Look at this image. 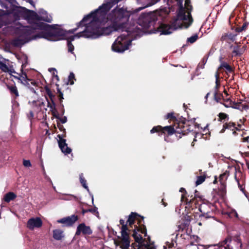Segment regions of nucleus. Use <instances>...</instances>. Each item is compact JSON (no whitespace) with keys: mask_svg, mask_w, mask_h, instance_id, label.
<instances>
[{"mask_svg":"<svg viewBox=\"0 0 249 249\" xmlns=\"http://www.w3.org/2000/svg\"><path fill=\"white\" fill-rule=\"evenodd\" d=\"M119 1L110 0L103 3L98 9L85 16L81 20L80 25L83 22H89L85 30L77 35L85 38H96L100 36L108 35L113 32L122 30L131 15L137 13L160 0H137V3L142 6L131 11L130 13L123 8L116 7L107 15L109 10Z\"/></svg>","mask_w":249,"mask_h":249,"instance_id":"nucleus-1","label":"nucleus"},{"mask_svg":"<svg viewBox=\"0 0 249 249\" xmlns=\"http://www.w3.org/2000/svg\"><path fill=\"white\" fill-rule=\"evenodd\" d=\"M143 219V216L135 212L130 213L126 222L123 219H121L119 222L121 225V236L118 237V240H114L116 246H119L122 249H129L130 246L129 235L131 232V235L135 242L141 244L143 239L142 235L138 234V232L143 234L144 236H147L146 226L142 224Z\"/></svg>","mask_w":249,"mask_h":249,"instance_id":"nucleus-2","label":"nucleus"},{"mask_svg":"<svg viewBox=\"0 0 249 249\" xmlns=\"http://www.w3.org/2000/svg\"><path fill=\"white\" fill-rule=\"evenodd\" d=\"M191 131L185 130V129L171 124L165 126H162L160 125L155 126L151 129L150 133L151 134L157 133L159 136L164 135V140L167 141V138L174 134H176L177 138L180 139L182 136L187 134Z\"/></svg>","mask_w":249,"mask_h":249,"instance_id":"nucleus-3","label":"nucleus"},{"mask_svg":"<svg viewBox=\"0 0 249 249\" xmlns=\"http://www.w3.org/2000/svg\"><path fill=\"white\" fill-rule=\"evenodd\" d=\"M51 26L49 30H43L34 35L32 39L44 38L52 41H57L65 39L67 31L60 28H55L54 25Z\"/></svg>","mask_w":249,"mask_h":249,"instance_id":"nucleus-4","label":"nucleus"},{"mask_svg":"<svg viewBox=\"0 0 249 249\" xmlns=\"http://www.w3.org/2000/svg\"><path fill=\"white\" fill-rule=\"evenodd\" d=\"M17 13L19 16L23 17L25 19L28 20H43L49 23L51 22L52 21V17L48 16L47 12L42 9L39 11L40 16L38 15L36 12L24 7L20 8V9L17 11Z\"/></svg>","mask_w":249,"mask_h":249,"instance_id":"nucleus-5","label":"nucleus"},{"mask_svg":"<svg viewBox=\"0 0 249 249\" xmlns=\"http://www.w3.org/2000/svg\"><path fill=\"white\" fill-rule=\"evenodd\" d=\"M51 27L49 24L44 22H34L33 24L30 26H23L19 29V32L22 36L31 40L34 39H32V37L36 34H35L36 30H42V31L43 30H49V28Z\"/></svg>","mask_w":249,"mask_h":249,"instance_id":"nucleus-6","label":"nucleus"},{"mask_svg":"<svg viewBox=\"0 0 249 249\" xmlns=\"http://www.w3.org/2000/svg\"><path fill=\"white\" fill-rule=\"evenodd\" d=\"M164 119L169 120L170 123L173 122L174 125L181 128L185 129V130L193 131V126L191 122L187 120L185 118L179 116L178 113L174 112L168 113L165 116Z\"/></svg>","mask_w":249,"mask_h":249,"instance_id":"nucleus-7","label":"nucleus"},{"mask_svg":"<svg viewBox=\"0 0 249 249\" xmlns=\"http://www.w3.org/2000/svg\"><path fill=\"white\" fill-rule=\"evenodd\" d=\"M160 16V12L158 10L142 13L138 19L137 23L143 28L148 29L154 25L155 22L158 20V17Z\"/></svg>","mask_w":249,"mask_h":249,"instance_id":"nucleus-8","label":"nucleus"},{"mask_svg":"<svg viewBox=\"0 0 249 249\" xmlns=\"http://www.w3.org/2000/svg\"><path fill=\"white\" fill-rule=\"evenodd\" d=\"M15 79L18 80V82L26 86L28 88L32 90L35 91L33 86H36V82L33 80L28 78L27 74L25 72H23L22 68L21 69V72H16L14 69L9 68V71H7Z\"/></svg>","mask_w":249,"mask_h":249,"instance_id":"nucleus-9","label":"nucleus"},{"mask_svg":"<svg viewBox=\"0 0 249 249\" xmlns=\"http://www.w3.org/2000/svg\"><path fill=\"white\" fill-rule=\"evenodd\" d=\"M127 35L119 36L112 45V49L117 53H123L131 45L132 41L128 38Z\"/></svg>","mask_w":249,"mask_h":249,"instance_id":"nucleus-10","label":"nucleus"},{"mask_svg":"<svg viewBox=\"0 0 249 249\" xmlns=\"http://www.w3.org/2000/svg\"><path fill=\"white\" fill-rule=\"evenodd\" d=\"M177 1L179 5V8L177 14L178 18L182 21L181 27L187 28L192 24L193 21L191 11H188L186 15L185 8L182 5L183 0H177Z\"/></svg>","mask_w":249,"mask_h":249,"instance_id":"nucleus-11","label":"nucleus"},{"mask_svg":"<svg viewBox=\"0 0 249 249\" xmlns=\"http://www.w3.org/2000/svg\"><path fill=\"white\" fill-rule=\"evenodd\" d=\"M202 199V197H201V199L198 200V204L196 205V207L194 204L193 205V207H189L192 210L194 209L195 208H197L198 207V211L201 213L200 214V217H205V218H209L213 217V211L215 210V207L213 204H212L211 203H203L200 204H199V202L201 201Z\"/></svg>","mask_w":249,"mask_h":249,"instance_id":"nucleus-12","label":"nucleus"},{"mask_svg":"<svg viewBox=\"0 0 249 249\" xmlns=\"http://www.w3.org/2000/svg\"><path fill=\"white\" fill-rule=\"evenodd\" d=\"M179 192L183 193L181 197V201L186 203V207H193L194 204L196 207L198 204V200L201 199V196L198 195V192L196 190L195 191L194 195L188 194L185 189L182 187L180 188Z\"/></svg>","mask_w":249,"mask_h":249,"instance_id":"nucleus-13","label":"nucleus"},{"mask_svg":"<svg viewBox=\"0 0 249 249\" xmlns=\"http://www.w3.org/2000/svg\"><path fill=\"white\" fill-rule=\"evenodd\" d=\"M57 125L58 129L63 132L62 134H59L57 137L59 138L58 143L61 151L65 155L69 154L71 152V149L68 146L66 139L64 138L66 137V131L63 125L59 122L57 121Z\"/></svg>","mask_w":249,"mask_h":249,"instance_id":"nucleus-14","label":"nucleus"},{"mask_svg":"<svg viewBox=\"0 0 249 249\" xmlns=\"http://www.w3.org/2000/svg\"><path fill=\"white\" fill-rule=\"evenodd\" d=\"M92 233V230L89 226H86L84 223L79 224L77 227L75 235H80L82 234L84 236L89 235Z\"/></svg>","mask_w":249,"mask_h":249,"instance_id":"nucleus-15","label":"nucleus"},{"mask_svg":"<svg viewBox=\"0 0 249 249\" xmlns=\"http://www.w3.org/2000/svg\"><path fill=\"white\" fill-rule=\"evenodd\" d=\"M78 217L77 215L72 214L70 216H67L60 219L57 221L58 223L64 224V226L67 227L72 226L74 223L77 221Z\"/></svg>","mask_w":249,"mask_h":249,"instance_id":"nucleus-16","label":"nucleus"},{"mask_svg":"<svg viewBox=\"0 0 249 249\" xmlns=\"http://www.w3.org/2000/svg\"><path fill=\"white\" fill-rule=\"evenodd\" d=\"M42 225V221L40 218H31L27 223V227L30 230H33L35 228H40Z\"/></svg>","mask_w":249,"mask_h":249,"instance_id":"nucleus-17","label":"nucleus"},{"mask_svg":"<svg viewBox=\"0 0 249 249\" xmlns=\"http://www.w3.org/2000/svg\"><path fill=\"white\" fill-rule=\"evenodd\" d=\"M172 27L171 25L167 24L161 23L157 28V32H160V34L169 35L172 33L171 31Z\"/></svg>","mask_w":249,"mask_h":249,"instance_id":"nucleus-18","label":"nucleus"},{"mask_svg":"<svg viewBox=\"0 0 249 249\" xmlns=\"http://www.w3.org/2000/svg\"><path fill=\"white\" fill-rule=\"evenodd\" d=\"M230 49H232V56H241L243 54L245 50V47L239 45L233 46L231 45L230 47Z\"/></svg>","mask_w":249,"mask_h":249,"instance_id":"nucleus-19","label":"nucleus"},{"mask_svg":"<svg viewBox=\"0 0 249 249\" xmlns=\"http://www.w3.org/2000/svg\"><path fill=\"white\" fill-rule=\"evenodd\" d=\"M222 70L225 71V74H226L228 76V74L229 73H232L233 72V70L232 68L227 62H222L219 66L218 70L216 71L220 72H222Z\"/></svg>","mask_w":249,"mask_h":249,"instance_id":"nucleus-20","label":"nucleus"},{"mask_svg":"<svg viewBox=\"0 0 249 249\" xmlns=\"http://www.w3.org/2000/svg\"><path fill=\"white\" fill-rule=\"evenodd\" d=\"M234 178L238 183V186L239 189L244 193L246 192L244 185V180H240L237 177V174H241L242 173L240 170L237 171L236 167H234Z\"/></svg>","mask_w":249,"mask_h":249,"instance_id":"nucleus-21","label":"nucleus"},{"mask_svg":"<svg viewBox=\"0 0 249 249\" xmlns=\"http://www.w3.org/2000/svg\"><path fill=\"white\" fill-rule=\"evenodd\" d=\"M231 236L228 235L223 241L218 243L219 247H224V249H233V247L228 244V243H231Z\"/></svg>","mask_w":249,"mask_h":249,"instance_id":"nucleus-22","label":"nucleus"},{"mask_svg":"<svg viewBox=\"0 0 249 249\" xmlns=\"http://www.w3.org/2000/svg\"><path fill=\"white\" fill-rule=\"evenodd\" d=\"M226 186L225 185H220V186L215 190L216 195L222 199H224L227 193Z\"/></svg>","mask_w":249,"mask_h":249,"instance_id":"nucleus-23","label":"nucleus"},{"mask_svg":"<svg viewBox=\"0 0 249 249\" xmlns=\"http://www.w3.org/2000/svg\"><path fill=\"white\" fill-rule=\"evenodd\" d=\"M7 88L10 91L11 95L14 99L19 97V93L17 87L15 85H7Z\"/></svg>","mask_w":249,"mask_h":249,"instance_id":"nucleus-24","label":"nucleus"},{"mask_svg":"<svg viewBox=\"0 0 249 249\" xmlns=\"http://www.w3.org/2000/svg\"><path fill=\"white\" fill-rule=\"evenodd\" d=\"M236 36V34L234 35L231 33H225L221 37L220 40L221 41H225L229 43V40L233 42L235 40Z\"/></svg>","mask_w":249,"mask_h":249,"instance_id":"nucleus-25","label":"nucleus"},{"mask_svg":"<svg viewBox=\"0 0 249 249\" xmlns=\"http://www.w3.org/2000/svg\"><path fill=\"white\" fill-rule=\"evenodd\" d=\"M186 218L187 220L186 222H181L180 223V224L178 225V230H177V231H183L184 230L188 228V227L189 224V222L191 221V218L190 217V216L188 215V214L186 215Z\"/></svg>","mask_w":249,"mask_h":249,"instance_id":"nucleus-26","label":"nucleus"},{"mask_svg":"<svg viewBox=\"0 0 249 249\" xmlns=\"http://www.w3.org/2000/svg\"><path fill=\"white\" fill-rule=\"evenodd\" d=\"M229 176V171H226L219 176L218 181L220 182V185H227V180Z\"/></svg>","mask_w":249,"mask_h":249,"instance_id":"nucleus-27","label":"nucleus"},{"mask_svg":"<svg viewBox=\"0 0 249 249\" xmlns=\"http://www.w3.org/2000/svg\"><path fill=\"white\" fill-rule=\"evenodd\" d=\"M224 128L231 129L232 131H233V134L234 135L236 134V132L234 130H240V129L236 127L235 124L232 122L226 123L224 124Z\"/></svg>","mask_w":249,"mask_h":249,"instance_id":"nucleus-28","label":"nucleus"},{"mask_svg":"<svg viewBox=\"0 0 249 249\" xmlns=\"http://www.w3.org/2000/svg\"><path fill=\"white\" fill-rule=\"evenodd\" d=\"M17 197V196L15 194H14L13 192H8V193L6 194L3 198V200L8 203L10 202L11 200H13L14 199L16 198Z\"/></svg>","mask_w":249,"mask_h":249,"instance_id":"nucleus-29","label":"nucleus"},{"mask_svg":"<svg viewBox=\"0 0 249 249\" xmlns=\"http://www.w3.org/2000/svg\"><path fill=\"white\" fill-rule=\"evenodd\" d=\"M63 237V231L61 230L56 229L53 231V237L54 239L60 240Z\"/></svg>","mask_w":249,"mask_h":249,"instance_id":"nucleus-30","label":"nucleus"},{"mask_svg":"<svg viewBox=\"0 0 249 249\" xmlns=\"http://www.w3.org/2000/svg\"><path fill=\"white\" fill-rule=\"evenodd\" d=\"M214 99L217 102H219L221 104L222 103L223 100H224L223 94L217 92V91H215L214 92Z\"/></svg>","mask_w":249,"mask_h":249,"instance_id":"nucleus-31","label":"nucleus"},{"mask_svg":"<svg viewBox=\"0 0 249 249\" xmlns=\"http://www.w3.org/2000/svg\"><path fill=\"white\" fill-rule=\"evenodd\" d=\"M24 43L23 40L19 39V38H16L14 39H13L11 41V44L16 47H19L21 46L22 45H23Z\"/></svg>","mask_w":249,"mask_h":249,"instance_id":"nucleus-32","label":"nucleus"},{"mask_svg":"<svg viewBox=\"0 0 249 249\" xmlns=\"http://www.w3.org/2000/svg\"><path fill=\"white\" fill-rule=\"evenodd\" d=\"M215 91H217L218 92V89L220 86V82L219 80V72L218 71H216L215 73Z\"/></svg>","mask_w":249,"mask_h":249,"instance_id":"nucleus-33","label":"nucleus"},{"mask_svg":"<svg viewBox=\"0 0 249 249\" xmlns=\"http://www.w3.org/2000/svg\"><path fill=\"white\" fill-rule=\"evenodd\" d=\"M80 22H81V21L79 23H77L76 28L70 30L68 31H67V33L73 34L74 32H75L77 31V30L79 28L81 27H84V26H85L86 27V26L88 25V23H87V22H83L81 24H80V26H79V25H80Z\"/></svg>","mask_w":249,"mask_h":249,"instance_id":"nucleus-34","label":"nucleus"},{"mask_svg":"<svg viewBox=\"0 0 249 249\" xmlns=\"http://www.w3.org/2000/svg\"><path fill=\"white\" fill-rule=\"evenodd\" d=\"M206 178V174H204L203 175L197 176V179L196 181V185L197 186L202 184Z\"/></svg>","mask_w":249,"mask_h":249,"instance_id":"nucleus-35","label":"nucleus"},{"mask_svg":"<svg viewBox=\"0 0 249 249\" xmlns=\"http://www.w3.org/2000/svg\"><path fill=\"white\" fill-rule=\"evenodd\" d=\"M98 209L97 207H94L92 209H84L83 208L82 209V214L83 215H84L85 213H87L88 212H90L94 214H98V212L97 211Z\"/></svg>","mask_w":249,"mask_h":249,"instance_id":"nucleus-36","label":"nucleus"},{"mask_svg":"<svg viewBox=\"0 0 249 249\" xmlns=\"http://www.w3.org/2000/svg\"><path fill=\"white\" fill-rule=\"evenodd\" d=\"M80 181L82 186L86 189H87L88 191H89L88 186L87 185V180L85 179V178L83 176V174L81 173L79 176Z\"/></svg>","mask_w":249,"mask_h":249,"instance_id":"nucleus-37","label":"nucleus"},{"mask_svg":"<svg viewBox=\"0 0 249 249\" xmlns=\"http://www.w3.org/2000/svg\"><path fill=\"white\" fill-rule=\"evenodd\" d=\"M44 89L46 91V93L49 96L50 100H53V98L55 97V95L53 94L50 89L47 86H45Z\"/></svg>","mask_w":249,"mask_h":249,"instance_id":"nucleus-38","label":"nucleus"},{"mask_svg":"<svg viewBox=\"0 0 249 249\" xmlns=\"http://www.w3.org/2000/svg\"><path fill=\"white\" fill-rule=\"evenodd\" d=\"M233 102L231 101L229 98L223 100L222 104H223L225 107H232L233 105Z\"/></svg>","mask_w":249,"mask_h":249,"instance_id":"nucleus-39","label":"nucleus"},{"mask_svg":"<svg viewBox=\"0 0 249 249\" xmlns=\"http://www.w3.org/2000/svg\"><path fill=\"white\" fill-rule=\"evenodd\" d=\"M56 86L57 87V93L58 94V98L59 100V104H62L63 102V99H64L63 98V94L61 91V89L59 88V85L56 84Z\"/></svg>","mask_w":249,"mask_h":249,"instance_id":"nucleus-40","label":"nucleus"},{"mask_svg":"<svg viewBox=\"0 0 249 249\" xmlns=\"http://www.w3.org/2000/svg\"><path fill=\"white\" fill-rule=\"evenodd\" d=\"M74 80H76L74 74L71 72L69 76L68 81L67 84L68 85L70 83V85H73L74 84Z\"/></svg>","mask_w":249,"mask_h":249,"instance_id":"nucleus-41","label":"nucleus"},{"mask_svg":"<svg viewBox=\"0 0 249 249\" xmlns=\"http://www.w3.org/2000/svg\"><path fill=\"white\" fill-rule=\"evenodd\" d=\"M218 116L219 117L218 119V121H222V120H225L227 118L228 119H229L228 115H227L225 113L220 112L219 113Z\"/></svg>","mask_w":249,"mask_h":249,"instance_id":"nucleus-42","label":"nucleus"},{"mask_svg":"<svg viewBox=\"0 0 249 249\" xmlns=\"http://www.w3.org/2000/svg\"><path fill=\"white\" fill-rule=\"evenodd\" d=\"M198 36L197 34L193 35V36L187 38V41L190 43H193L196 41L198 39Z\"/></svg>","mask_w":249,"mask_h":249,"instance_id":"nucleus-43","label":"nucleus"},{"mask_svg":"<svg viewBox=\"0 0 249 249\" xmlns=\"http://www.w3.org/2000/svg\"><path fill=\"white\" fill-rule=\"evenodd\" d=\"M0 69L3 72H7L9 71V68L1 61H0Z\"/></svg>","mask_w":249,"mask_h":249,"instance_id":"nucleus-44","label":"nucleus"},{"mask_svg":"<svg viewBox=\"0 0 249 249\" xmlns=\"http://www.w3.org/2000/svg\"><path fill=\"white\" fill-rule=\"evenodd\" d=\"M207 59L208 57L204 56L201 60V62L199 63L198 67L201 69H203L204 68V65L207 63Z\"/></svg>","mask_w":249,"mask_h":249,"instance_id":"nucleus-45","label":"nucleus"},{"mask_svg":"<svg viewBox=\"0 0 249 249\" xmlns=\"http://www.w3.org/2000/svg\"><path fill=\"white\" fill-rule=\"evenodd\" d=\"M67 46L68 48V52L71 53L73 54V51L74 49V47L71 42H67Z\"/></svg>","mask_w":249,"mask_h":249,"instance_id":"nucleus-46","label":"nucleus"},{"mask_svg":"<svg viewBox=\"0 0 249 249\" xmlns=\"http://www.w3.org/2000/svg\"><path fill=\"white\" fill-rule=\"evenodd\" d=\"M79 33H78L76 34H75V35L71 36H70L69 37H68V38H67V42H69L70 41V42H71L72 41H73L74 40L75 37H77L78 38L80 37L81 36H77L78 35H77ZM83 37H84V36H83Z\"/></svg>","mask_w":249,"mask_h":249,"instance_id":"nucleus-47","label":"nucleus"},{"mask_svg":"<svg viewBox=\"0 0 249 249\" xmlns=\"http://www.w3.org/2000/svg\"><path fill=\"white\" fill-rule=\"evenodd\" d=\"M233 240L238 243H241L242 242L240 235L238 234H236L234 236Z\"/></svg>","mask_w":249,"mask_h":249,"instance_id":"nucleus-48","label":"nucleus"},{"mask_svg":"<svg viewBox=\"0 0 249 249\" xmlns=\"http://www.w3.org/2000/svg\"><path fill=\"white\" fill-rule=\"evenodd\" d=\"M23 164L25 167H29L31 166V163L29 160H23Z\"/></svg>","mask_w":249,"mask_h":249,"instance_id":"nucleus-49","label":"nucleus"},{"mask_svg":"<svg viewBox=\"0 0 249 249\" xmlns=\"http://www.w3.org/2000/svg\"><path fill=\"white\" fill-rule=\"evenodd\" d=\"M51 102H52V106L51 107H50L51 111H52V110H56V105L54 101V100H51Z\"/></svg>","mask_w":249,"mask_h":249,"instance_id":"nucleus-50","label":"nucleus"},{"mask_svg":"<svg viewBox=\"0 0 249 249\" xmlns=\"http://www.w3.org/2000/svg\"><path fill=\"white\" fill-rule=\"evenodd\" d=\"M52 114L53 116L58 119V118H59V115L57 111V110H52Z\"/></svg>","mask_w":249,"mask_h":249,"instance_id":"nucleus-51","label":"nucleus"},{"mask_svg":"<svg viewBox=\"0 0 249 249\" xmlns=\"http://www.w3.org/2000/svg\"><path fill=\"white\" fill-rule=\"evenodd\" d=\"M61 123L64 124L67 122V117L64 116L63 118H61L59 116V118H58V119Z\"/></svg>","mask_w":249,"mask_h":249,"instance_id":"nucleus-52","label":"nucleus"},{"mask_svg":"<svg viewBox=\"0 0 249 249\" xmlns=\"http://www.w3.org/2000/svg\"><path fill=\"white\" fill-rule=\"evenodd\" d=\"M248 25H249V23L248 22H245V23H244V24H243L242 26L241 27V30L245 31L246 29H247Z\"/></svg>","mask_w":249,"mask_h":249,"instance_id":"nucleus-53","label":"nucleus"},{"mask_svg":"<svg viewBox=\"0 0 249 249\" xmlns=\"http://www.w3.org/2000/svg\"><path fill=\"white\" fill-rule=\"evenodd\" d=\"M60 110L61 112V115H63L65 112L64 107L63 104H60Z\"/></svg>","mask_w":249,"mask_h":249,"instance_id":"nucleus-54","label":"nucleus"},{"mask_svg":"<svg viewBox=\"0 0 249 249\" xmlns=\"http://www.w3.org/2000/svg\"><path fill=\"white\" fill-rule=\"evenodd\" d=\"M241 104V103H234L233 102V105H234L235 106L233 107L235 108L238 109L239 105Z\"/></svg>","mask_w":249,"mask_h":249,"instance_id":"nucleus-55","label":"nucleus"},{"mask_svg":"<svg viewBox=\"0 0 249 249\" xmlns=\"http://www.w3.org/2000/svg\"><path fill=\"white\" fill-rule=\"evenodd\" d=\"M161 203H162V204L164 206V207H166L168 205L167 203H166V202H165V200H164V198H162L161 199Z\"/></svg>","mask_w":249,"mask_h":249,"instance_id":"nucleus-56","label":"nucleus"},{"mask_svg":"<svg viewBox=\"0 0 249 249\" xmlns=\"http://www.w3.org/2000/svg\"><path fill=\"white\" fill-rule=\"evenodd\" d=\"M46 98L47 101V107L50 108V107L52 106V102H51V100L49 101L47 97H46Z\"/></svg>","mask_w":249,"mask_h":249,"instance_id":"nucleus-57","label":"nucleus"},{"mask_svg":"<svg viewBox=\"0 0 249 249\" xmlns=\"http://www.w3.org/2000/svg\"><path fill=\"white\" fill-rule=\"evenodd\" d=\"M46 98L47 101V107L50 108V107L52 106V102H51V100L49 101L47 97H46Z\"/></svg>","mask_w":249,"mask_h":249,"instance_id":"nucleus-58","label":"nucleus"},{"mask_svg":"<svg viewBox=\"0 0 249 249\" xmlns=\"http://www.w3.org/2000/svg\"><path fill=\"white\" fill-rule=\"evenodd\" d=\"M235 31L236 32H237V33H240V32H242L243 31L241 30V27H238L236 28Z\"/></svg>","mask_w":249,"mask_h":249,"instance_id":"nucleus-59","label":"nucleus"},{"mask_svg":"<svg viewBox=\"0 0 249 249\" xmlns=\"http://www.w3.org/2000/svg\"><path fill=\"white\" fill-rule=\"evenodd\" d=\"M5 0L12 4H14L16 2V0Z\"/></svg>","mask_w":249,"mask_h":249,"instance_id":"nucleus-60","label":"nucleus"},{"mask_svg":"<svg viewBox=\"0 0 249 249\" xmlns=\"http://www.w3.org/2000/svg\"><path fill=\"white\" fill-rule=\"evenodd\" d=\"M249 139V136L247 137H245V138H244L243 139V142H248V141Z\"/></svg>","mask_w":249,"mask_h":249,"instance_id":"nucleus-61","label":"nucleus"},{"mask_svg":"<svg viewBox=\"0 0 249 249\" xmlns=\"http://www.w3.org/2000/svg\"><path fill=\"white\" fill-rule=\"evenodd\" d=\"M217 182H218V181H217V176H214V180L213 181V183L214 184H216V183H217Z\"/></svg>","mask_w":249,"mask_h":249,"instance_id":"nucleus-62","label":"nucleus"},{"mask_svg":"<svg viewBox=\"0 0 249 249\" xmlns=\"http://www.w3.org/2000/svg\"><path fill=\"white\" fill-rule=\"evenodd\" d=\"M223 58L222 57H219V62L220 63V64H221L222 62H225V61H224L223 60Z\"/></svg>","mask_w":249,"mask_h":249,"instance_id":"nucleus-63","label":"nucleus"},{"mask_svg":"<svg viewBox=\"0 0 249 249\" xmlns=\"http://www.w3.org/2000/svg\"><path fill=\"white\" fill-rule=\"evenodd\" d=\"M242 106H243V108L244 109H248L249 108V106L248 105H242Z\"/></svg>","mask_w":249,"mask_h":249,"instance_id":"nucleus-64","label":"nucleus"}]
</instances>
